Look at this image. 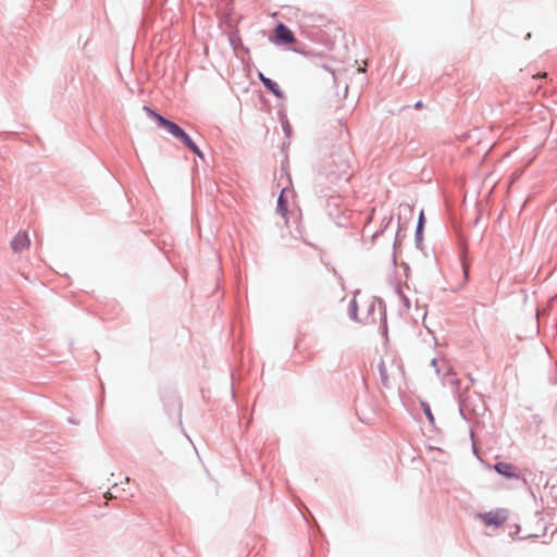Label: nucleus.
I'll list each match as a JSON object with an SVG mask.
<instances>
[{
    "instance_id": "1",
    "label": "nucleus",
    "mask_w": 557,
    "mask_h": 557,
    "mask_svg": "<svg viewBox=\"0 0 557 557\" xmlns=\"http://www.w3.org/2000/svg\"><path fill=\"white\" fill-rule=\"evenodd\" d=\"M148 113L158 122V124L165 128L171 135L175 138L182 140L194 153H196L199 158H203V153L199 150L197 145L190 139V137L174 122L163 117L162 115L156 113L154 111L146 108Z\"/></svg>"
},
{
    "instance_id": "2",
    "label": "nucleus",
    "mask_w": 557,
    "mask_h": 557,
    "mask_svg": "<svg viewBox=\"0 0 557 557\" xmlns=\"http://www.w3.org/2000/svg\"><path fill=\"white\" fill-rule=\"evenodd\" d=\"M478 517L484 525L499 528L507 521L508 511L506 509H495L488 512L479 513Z\"/></svg>"
},
{
    "instance_id": "3",
    "label": "nucleus",
    "mask_w": 557,
    "mask_h": 557,
    "mask_svg": "<svg viewBox=\"0 0 557 557\" xmlns=\"http://www.w3.org/2000/svg\"><path fill=\"white\" fill-rule=\"evenodd\" d=\"M274 41L278 45H287L295 41L294 34L292 30L285 26L284 24H280L275 28V39Z\"/></svg>"
},
{
    "instance_id": "4",
    "label": "nucleus",
    "mask_w": 557,
    "mask_h": 557,
    "mask_svg": "<svg viewBox=\"0 0 557 557\" xmlns=\"http://www.w3.org/2000/svg\"><path fill=\"white\" fill-rule=\"evenodd\" d=\"M30 239L26 232H18L11 242L14 252H21L29 247Z\"/></svg>"
},
{
    "instance_id": "5",
    "label": "nucleus",
    "mask_w": 557,
    "mask_h": 557,
    "mask_svg": "<svg viewBox=\"0 0 557 557\" xmlns=\"http://www.w3.org/2000/svg\"><path fill=\"white\" fill-rule=\"evenodd\" d=\"M494 469L499 474L506 476V478H518L517 468L512 466L511 463L507 462H497L494 466Z\"/></svg>"
},
{
    "instance_id": "6",
    "label": "nucleus",
    "mask_w": 557,
    "mask_h": 557,
    "mask_svg": "<svg viewBox=\"0 0 557 557\" xmlns=\"http://www.w3.org/2000/svg\"><path fill=\"white\" fill-rule=\"evenodd\" d=\"M258 76H259V79L264 85V87L269 91H271L274 96H276L277 98L284 97V94L282 92V90L280 89L278 85L275 82H273L269 77H265L261 72L258 74Z\"/></svg>"
},
{
    "instance_id": "7",
    "label": "nucleus",
    "mask_w": 557,
    "mask_h": 557,
    "mask_svg": "<svg viewBox=\"0 0 557 557\" xmlns=\"http://www.w3.org/2000/svg\"><path fill=\"white\" fill-rule=\"evenodd\" d=\"M276 211L283 216V218H286L287 215V203L286 201L284 200L283 198V191L281 193V196L278 197V200H277V208H276Z\"/></svg>"
},
{
    "instance_id": "8",
    "label": "nucleus",
    "mask_w": 557,
    "mask_h": 557,
    "mask_svg": "<svg viewBox=\"0 0 557 557\" xmlns=\"http://www.w3.org/2000/svg\"><path fill=\"white\" fill-rule=\"evenodd\" d=\"M421 406H422V409H423V411H424V413H425V416H426V418H428L429 422H430L432 425H434V424H435V418H434V416H433V413H432V410H431L430 405H429V404H426V403H421Z\"/></svg>"
},
{
    "instance_id": "9",
    "label": "nucleus",
    "mask_w": 557,
    "mask_h": 557,
    "mask_svg": "<svg viewBox=\"0 0 557 557\" xmlns=\"http://www.w3.org/2000/svg\"><path fill=\"white\" fill-rule=\"evenodd\" d=\"M422 226H423V213L420 214L418 232H420L422 230Z\"/></svg>"
},
{
    "instance_id": "10",
    "label": "nucleus",
    "mask_w": 557,
    "mask_h": 557,
    "mask_svg": "<svg viewBox=\"0 0 557 557\" xmlns=\"http://www.w3.org/2000/svg\"><path fill=\"white\" fill-rule=\"evenodd\" d=\"M462 268H463V272H465V277L467 278L468 277V272H469V265L463 262Z\"/></svg>"
},
{
    "instance_id": "11",
    "label": "nucleus",
    "mask_w": 557,
    "mask_h": 557,
    "mask_svg": "<svg viewBox=\"0 0 557 557\" xmlns=\"http://www.w3.org/2000/svg\"><path fill=\"white\" fill-rule=\"evenodd\" d=\"M104 497H106L107 499H111V498H113V496H112V494H111L110 492H106Z\"/></svg>"
},
{
    "instance_id": "12",
    "label": "nucleus",
    "mask_w": 557,
    "mask_h": 557,
    "mask_svg": "<svg viewBox=\"0 0 557 557\" xmlns=\"http://www.w3.org/2000/svg\"><path fill=\"white\" fill-rule=\"evenodd\" d=\"M414 107L416 109H421L423 107V103L421 101H418Z\"/></svg>"
},
{
    "instance_id": "13",
    "label": "nucleus",
    "mask_w": 557,
    "mask_h": 557,
    "mask_svg": "<svg viewBox=\"0 0 557 557\" xmlns=\"http://www.w3.org/2000/svg\"><path fill=\"white\" fill-rule=\"evenodd\" d=\"M381 375L383 379H385V371L383 369H381Z\"/></svg>"
},
{
    "instance_id": "14",
    "label": "nucleus",
    "mask_w": 557,
    "mask_h": 557,
    "mask_svg": "<svg viewBox=\"0 0 557 557\" xmlns=\"http://www.w3.org/2000/svg\"><path fill=\"white\" fill-rule=\"evenodd\" d=\"M540 77H546L547 76V73H542L539 75Z\"/></svg>"
},
{
    "instance_id": "15",
    "label": "nucleus",
    "mask_w": 557,
    "mask_h": 557,
    "mask_svg": "<svg viewBox=\"0 0 557 557\" xmlns=\"http://www.w3.org/2000/svg\"><path fill=\"white\" fill-rule=\"evenodd\" d=\"M358 71L359 72H364L366 70H364V67H360V69H358Z\"/></svg>"
}]
</instances>
